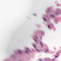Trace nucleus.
<instances>
[{
	"label": "nucleus",
	"mask_w": 61,
	"mask_h": 61,
	"mask_svg": "<svg viewBox=\"0 0 61 61\" xmlns=\"http://www.w3.org/2000/svg\"><path fill=\"white\" fill-rule=\"evenodd\" d=\"M45 60H47V59H46Z\"/></svg>",
	"instance_id": "obj_16"
},
{
	"label": "nucleus",
	"mask_w": 61,
	"mask_h": 61,
	"mask_svg": "<svg viewBox=\"0 0 61 61\" xmlns=\"http://www.w3.org/2000/svg\"><path fill=\"white\" fill-rule=\"evenodd\" d=\"M55 60V59H52V60H51V61H52V60Z\"/></svg>",
	"instance_id": "obj_9"
},
{
	"label": "nucleus",
	"mask_w": 61,
	"mask_h": 61,
	"mask_svg": "<svg viewBox=\"0 0 61 61\" xmlns=\"http://www.w3.org/2000/svg\"><path fill=\"white\" fill-rule=\"evenodd\" d=\"M27 50H29V49H28V48L27 49Z\"/></svg>",
	"instance_id": "obj_13"
},
{
	"label": "nucleus",
	"mask_w": 61,
	"mask_h": 61,
	"mask_svg": "<svg viewBox=\"0 0 61 61\" xmlns=\"http://www.w3.org/2000/svg\"><path fill=\"white\" fill-rule=\"evenodd\" d=\"M58 54V52H57V53L56 54V55H57V54Z\"/></svg>",
	"instance_id": "obj_11"
},
{
	"label": "nucleus",
	"mask_w": 61,
	"mask_h": 61,
	"mask_svg": "<svg viewBox=\"0 0 61 61\" xmlns=\"http://www.w3.org/2000/svg\"><path fill=\"white\" fill-rule=\"evenodd\" d=\"M35 48L36 47V46L35 45H34V46H33Z\"/></svg>",
	"instance_id": "obj_10"
},
{
	"label": "nucleus",
	"mask_w": 61,
	"mask_h": 61,
	"mask_svg": "<svg viewBox=\"0 0 61 61\" xmlns=\"http://www.w3.org/2000/svg\"><path fill=\"white\" fill-rule=\"evenodd\" d=\"M44 21H46V19L45 18H44Z\"/></svg>",
	"instance_id": "obj_5"
},
{
	"label": "nucleus",
	"mask_w": 61,
	"mask_h": 61,
	"mask_svg": "<svg viewBox=\"0 0 61 61\" xmlns=\"http://www.w3.org/2000/svg\"><path fill=\"white\" fill-rule=\"evenodd\" d=\"M48 49H46V50L45 51V52L46 53V52H48Z\"/></svg>",
	"instance_id": "obj_2"
},
{
	"label": "nucleus",
	"mask_w": 61,
	"mask_h": 61,
	"mask_svg": "<svg viewBox=\"0 0 61 61\" xmlns=\"http://www.w3.org/2000/svg\"><path fill=\"white\" fill-rule=\"evenodd\" d=\"M25 52H26V53H27L28 52V51H26Z\"/></svg>",
	"instance_id": "obj_14"
},
{
	"label": "nucleus",
	"mask_w": 61,
	"mask_h": 61,
	"mask_svg": "<svg viewBox=\"0 0 61 61\" xmlns=\"http://www.w3.org/2000/svg\"><path fill=\"white\" fill-rule=\"evenodd\" d=\"M34 40H35V41L36 42V39H34Z\"/></svg>",
	"instance_id": "obj_12"
},
{
	"label": "nucleus",
	"mask_w": 61,
	"mask_h": 61,
	"mask_svg": "<svg viewBox=\"0 0 61 61\" xmlns=\"http://www.w3.org/2000/svg\"><path fill=\"white\" fill-rule=\"evenodd\" d=\"M51 16V17H55V16H54V15H50Z\"/></svg>",
	"instance_id": "obj_3"
},
{
	"label": "nucleus",
	"mask_w": 61,
	"mask_h": 61,
	"mask_svg": "<svg viewBox=\"0 0 61 61\" xmlns=\"http://www.w3.org/2000/svg\"><path fill=\"white\" fill-rule=\"evenodd\" d=\"M48 27L49 28H50V26L49 25H48Z\"/></svg>",
	"instance_id": "obj_4"
},
{
	"label": "nucleus",
	"mask_w": 61,
	"mask_h": 61,
	"mask_svg": "<svg viewBox=\"0 0 61 61\" xmlns=\"http://www.w3.org/2000/svg\"><path fill=\"white\" fill-rule=\"evenodd\" d=\"M41 44V45L42 46H43V44H42V42H41V43H40Z\"/></svg>",
	"instance_id": "obj_1"
},
{
	"label": "nucleus",
	"mask_w": 61,
	"mask_h": 61,
	"mask_svg": "<svg viewBox=\"0 0 61 61\" xmlns=\"http://www.w3.org/2000/svg\"><path fill=\"white\" fill-rule=\"evenodd\" d=\"M37 50L38 52H40V50Z\"/></svg>",
	"instance_id": "obj_6"
},
{
	"label": "nucleus",
	"mask_w": 61,
	"mask_h": 61,
	"mask_svg": "<svg viewBox=\"0 0 61 61\" xmlns=\"http://www.w3.org/2000/svg\"><path fill=\"white\" fill-rule=\"evenodd\" d=\"M58 57V55H57V56H56L55 57L56 58V57Z\"/></svg>",
	"instance_id": "obj_8"
},
{
	"label": "nucleus",
	"mask_w": 61,
	"mask_h": 61,
	"mask_svg": "<svg viewBox=\"0 0 61 61\" xmlns=\"http://www.w3.org/2000/svg\"><path fill=\"white\" fill-rule=\"evenodd\" d=\"M35 37H36V38H37V36H35Z\"/></svg>",
	"instance_id": "obj_15"
},
{
	"label": "nucleus",
	"mask_w": 61,
	"mask_h": 61,
	"mask_svg": "<svg viewBox=\"0 0 61 61\" xmlns=\"http://www.w3.org/2000/svg\"><path fill=\"white\" fill-rule=\"evenodd\" d=\"M39 60L40 61H42V59H39Z\"/></svg>",
	"instance_id": "obj_7"
}]
</instances>
